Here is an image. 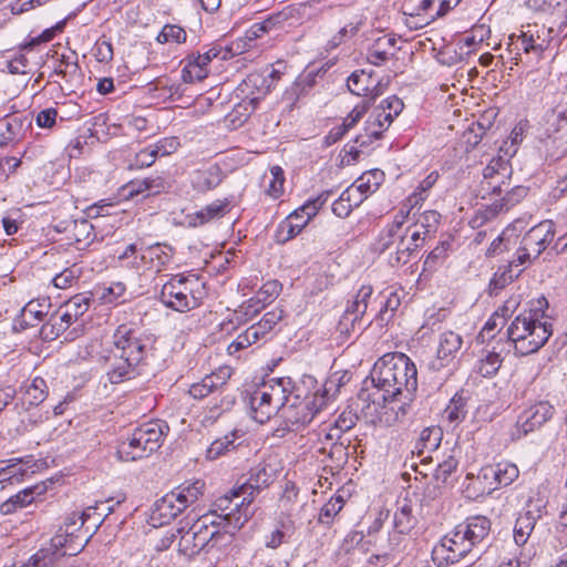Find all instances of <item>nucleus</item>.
<instances>
[{
	"label": "nucleus",
	"mask_w": 567,
	"mask_h": 567,
	"mask_svg": "<svg viewBox=\"0 0 567 567\" xmlns=\"http://www.w3.org/2000/svg\"><path fill=\"white\" fill-rule=\"evenodd\" d=\"M155 338L133 323L120 324L112 336L110 347L99 340L86 346V353L97 362L107 364L106 377L113 384L135 378L140 364L153 354Z\"/></svg>",
	"instance_id": "f257e3e1"
},
{
	"label": "nucleus",
	"mask_w": 567,
	"mask_h": 567,
	"mask_svg": "<svg viewBox=\"0 0 567 567\" xmlns=\"http://www.w3.org/2000/svg\"><path fill=\"white\" fill-rule=\"evenodd\" d=\"M338 391L339 383L333 379H329L322 390L315 392L309 391L306 381L296 383L291 380V388L285 393V404L280 413L287 430L297 432L305 429Z\"/></svg>",
	"instance_id": "f03ea898"
},
{
	"label": "nucleus",
	"mask_w": 567,
	"mask_h": 567,
	"mask_svg": "<svg viewBox=\"0 0 567 567\" xmlns=\"http://www.w3.org/2000/svg\"><path fill=\"white\" fill-rule=\"evenodd\" d=\"M399 355V352L386 353L374 363L371 380L377 392L368 394V399L372 398V403L367 405L368 413L370 415L375 414L379 422L389 425L398 420V413H395V416L389 414V411L393 412L395 410L394 402L390 401L389 390L396 372Z\"/></svg>",
	"instance_id": "7ed1b4c3"
},
{
	"label": "nucleus",
	"mask_w": 567,
	"mask_h": 567,
	"mask_svg": "<svg viewBox=\"0 0 567 567\" xmlns=\"http://www.w3.org/2000/svg\"><path fill=\"white\" fill-rule=\"evenodd\" d=\"M74 525L76 524L60 526L50 543L29 558L27 566L49 567L64 556H74L83 550L87 544V537L76 534L78 526Z\"/></svg>",
	"instance_id": "20e7f679"
},
{
	"label": "nucleus",
	"mask_w": 567,
	"mask_h": 567,
	"mask_svg": "<svg viewBox=\"0 0 567 567\" xmlns=\"http://www.w3.org/2000/svg\"><path fill=\"white\" fill-rule=\"evenodd\" d=\"M167 432L168 425L162 421H151L140 425L126 441L118 445V458L132 462L150 456L161 447Z\"/></svg>",
	"instance_id": "39448f33"
},
{
	"label": "nucleus",
	"mask_w": 567,
	"mask_h": 567,
	"mask_svg": "<svg viewBox=\"0 0 567 567\" xmlns=\"http://www.w3.org/2000/svg\"><path fill=\"white\" fill-rule=\"evenodd\" d=\"M204 284L195 275H175L162 287L161 302L175 311L186 312L199 306Z\"/></svg>",
	"instance_id": "423d86ee"
},
{
	"label": "nucleus",
	"mask_w": 567,
	"mask_h": 567,
	"mask_svg": "<svg viewBox=\"0 0 567 567\" xmlns=\"http://www.w3.org/2000/svg\"><path fill=\"white\" fill-rule=\"evenodd\" d=\"M291 388L290 378L271 379L257 388L250 395L249 406L251 417L262 424L272 415L281 413L285 404V393Z\"/></svg>",
	"instance_id": "0eeeda50"
},
{
	"label": "nucleus",
	"mask_w": 567,
	"mask_h": 567,
	"mask_svg": "<svg viewBox=\"0 0 567 567\" xmlns=\"http://www.w3.org/2000/svg\"><path fill=\"white\" fill-rule=\"evenodd\" d=\"M403 107V102L395 95L383 100L371 112L365 121L363 133L359 134L354 142L363 147L381 138L382 134L393 122V118L402 112Z\"/></svg>",
	"instance_id": "6e6552de"
},
{
	"label": "nucleus",
	"mask_w": 567,
	"mask_h": 567,
	"mask_svg": "<svg viewBox=\"0 0 567 567\" xmlns=\"http://www.w3.org/2000/svg\"><path fill=\"white\" fill-rule=\"evenodd\" d=\"M248 496L239 494V487L220 497L214 504L209 515L221 518L229 528L239 529L252 516L254 511Z\"/></svg>",
	"instance_id": "1a4fd4ad"
},
{
	"label": "nucleus",
	"mask_w": 567,
	"mask_h": 567,
	"mask_svg": "<svg viewBox=\"0 0 567 567\" xmlns=\"http://www.w3.org/2000/svg\"><path fill=\"white\" fill-rule=\"evenodd\" d=\"M472 548L471 542H468L462 528L457 525L453 532L445 535L440 544L433 548V560L437 561L439 565L443 563L454 564L465 557Z\"/></svg>",
	"instance_id": "9d476101"
},
{
	"label": "nucleus",
	"mask_w": 567,
	"mask_h": 567,
	"mask_svg": "<svg viewBox=\"0 0 567 567\" xmlns=\"http://www.w3.org/2000/svg\"><path fill=\"white\" fill-rule=\"evenodd\" d=\"M509 158L504 153H499L485 166L480 185V193L483 198L486 195H501L504 192L505 178L511 174Z\"/></svg>",
	"instance_id": "9b49d317"
},
{
	"label": "nucleus",
	"mask_w": 567,
	"mask_h": 567,
	"mask_svg": "<svg viewBox=\"0 0 567 567\" xmlns=\"http://www.w3.org/2000/svg\"><path fill=\"white\" fill-rule=\"evenodd\" d=\"M121 502L112 503V499L97 502L94 506H89L83 513H72L65 517L63 525L69 526L75 523L78 526L76 534L85 535L87 540L92 536L90 533V527H85V532H82V528L86 522L91 518H94L93 522V533L100 527L103 520L114 511V506L118 505Z\"/></svg>",
	"instance_id": "f8f14e48"
},
{
	"label": "nucleus",
	"mask_w": 567,
	"mask_h": 567,
	"mask_svg": "<svg viewBox=\"0 0 567 567\" xmlns=\"http://www.w3.org/2000/svg\"><path fill=\"white\" fill-rule=\"evenodd\" d=\"M394 378L389 390L390 401L394 402L396 395L406 392L410 399L417 388V371L412 360L404 353H400Z\"/></svg>",
	"instance_id": "ddd939ff"
},
{
	"label": "nucleus",
	"mask_w": 567,
	"mask_h": 567,
	"mask_svg": "<svg viewBox=\"0 0 567 567\" xmlns=\"http://www.w3.org/2000/svg\"><path fill=\"white\" fill-rule=\"evenodd\" d=\"M372 293L373 288L370 285H363L358 290L354 299L348 302L338 326L341 333L349 332L350 328L354 330L355 322H361L368 315L367 311Z\"/></svg>",
	"instance_id": "4468645a"
},
{
	"label": "nucleus",
	"mask_w": 567,
	"mask_h": 567,
	"mask_svg": "<svg viewBox=\"0 0 567 567\" xmlns=\"http://www.w3.org/2000/svg\"><path fill=\"white\" fill-rule=\"evenodd\" d=\"M274 478L275 470L265 463H260L251 470L248 482L239 487V494L247 495L248 503H252L255 495L269 486Z\"/></svg>",
	"instance_id": "2eb2a0df"
},
{
	"label": "nucleus",
	"mask_w": 567,
	"mask_h": 567,
	"mask_svg": "<svg viewBox=\"0 0 567 567\" xmlns=\"http://www.w3.org/2000/svg\"><path fill=\"white\" fill-rule=\"evenodd\" d=\"M223 169L217 164L195 169L190 173L192 187L198 193L215 189L224 179Z\"/></svg>",
	"instance_id": "dca6fc26"
},
{
	"label": "nucleus",
	"mask_w": 567,
	"mask_h": 567,
	"mask_svg": "<svg viewBox=\"0 0 567 567\" xmlns=\"http://www.w3.org/2000/svg\"><path fill=\"white\" fill-rule=\"evenodd\" d=\"M518 468L512 463H498L484 467V476L494 477L487 487H483L482 493H491L499 486H507L518 477Z\"/></svg>",
	"instance_id": "f3484780"
},
{
	"label": "nucleus",
	"mask_w": 567,
	"mask_h": 567,
	"mask_svg": "<svg viewBox=\"0 0 567 567\" xmlns=\"http://www.w3.org/2000/svg\"><path fill=\"white\" fill-rule=\"evenodd\" d=\"M174 249L165 244H155L142 249L145 259V270L161 272L172 260Z\"/></svg>",
	"instance_id": "a211bd4d"
},
{
	"label": "nucleus",
	"mask_w": 567,
	"mask_h": 567,
	"mask_svg": "<svg viewBox=\"0 0 567 567\" xmlns=\"http://www.w3.org/2000/svg\"><path fill=\"white\" fill-rule=\"evenodd\" d=\"M229 378L230 370L228 368L219 369L217 372L205 375L200 382L192 384L189 394L194 399L206 398L213 391L224 385Z\"/></svg>",
	"instance_id": "6ab92c4d"
},
{
	"label": "nucleus",
	"mask_w": 567,
	"mask_h": 567,
	"mask_svg": "<svg viewBox=\"0 0 567 567\" xmlns=\"http://www.w3.org/2000/svg\"><path fill=\"white\" fill-rule=\"evenodd\" d=\"M205 483L203 481H195L190 483H184L174 488L169 495L173 496L174 502L181 507L182 513L196 503L199 496L203 495Z\"/></svg>",
	"instance_id": "aec40b11"
},
{
	"label": "nucleus",
	"mask_w": 567,
	"mask_h": 567,
	"mask_svg": "<svg viewBox=\"0 0 567 567\" xmlns=\"http://www.w3.org/2000/svg\"><path fill=\"white\" fill-rule=\"evenodd\" d=\"M248 50V40H236L229 45H221L217 43L212 45L207 51H205L202 54V61H207L208 63H210L215 59L219 61H226Z\"/></svg>",
	"instance_id": "412c9836"
},
{
	"label": "nucleus",
	"mask_w": 567,
	"mask_h": 567,
	"mask_svg": "<svg viewBox=\"0 0 567 567\" xmlns=\"http://www.w3.org/2000/svg\"><path fill=\"white\" fill-rule=\"evenodd\" d=\"M69 230L65 239L76 246L78 249H83L90 241H92L93 225L87 219H69Z\"/></svg>",
	"instance_id": "4be33fe9"
},
{
	"label": "nucleus",
	"mask_w": 567,
	"mask_h": 567,
	"mask_svg": "<svg viewBox=\"0 0 567 567\" xmlns=\"http://www.w3.org/2000/svg\"><path fill=\"white\" fill-rule=\"evenodd\" d=\"M463 338L454 331H444L440 334L437 347V359L441 367L449 364L461 350Z\"/></svg>",
	"instance_id": "5701e85b"
},
{
	"label": "nucleus",
	"mask_w": 567,
	"mask_h": 567,
	"mask_svg": "<svg viewBox=\"0 0 567 567\" xmlns=\"http://www.w3.org/2000/svg\"><path fill=\"white\" fill-rule=\"evenodd\" d=\"M347 85L349 91L358 96H367L370 91L372 92L373 99L381 94V90L379 89L380 84L374 85L371 74L363 70L354 71L348 78Z\"/></svg>",
	"instance_id": "b1692460"
},
{
	"label": "nucleus",
	"mask_w": 567,
	"mask_h": 567,
	"mask_svg": "<svg viewBox=\"0 0 567 567\" xmlns=\"http://www.w3.org/2000/svg\"><path fill=\"white\" fill-rule=\"evenodd\" d=\"M307 506V502L300 499L299 489L292 482H287L279 498V508L287 517H295Z\"/></svg>",
	"instance_id": "393cba45"
},
{
	"label": "nucleus",
	"mask_w": 567,
	"mask_h": 567,
	"mask_svg": "<svg viewBox=\"0 0 567 567\" xmlns=\"http://www.w3.org/2000/svg\"><path fill=\"white\" fill-rule=\"evenodd\" d=\"M176 143L172 141L166 147V142H159L155 145L147 146L136 153L134 157V162L130 164L131 168H143L151 166L157 158V156L168 155L175 150Z\"/></svg>",
	"instance_id": "a878e982"
},
{
	"label": "nucleus",
	"mask_w": 567,
	"mask_h": 567,
	"mask_svg": "<svg viewBox=\"0 0 567 567\" xmlns=\"http://www.w3.org/2000/svg\"><path fill=\"white\" fill-rule=\"evenodd\" d=\"M471 545L481 543L491 530V522L485 516L468 517L465 523L458 524Z\"/></svg>",
	"instance_id": "bb28decb"
},
{
	"label": "nucleus",
	"mask_w": 567,
	"mask_h": 567,
	"mask_svg": "<svg viewBox=\"0 0 567 567\" xmlns=\"http://www.w3.org/2000/svg\"><path fill=\"white\" fill-rule=\"evenodd\" d=\"M183 62L185 65L182 70V79L185 83L199 82L208 76L209 63L202 61V54H189Z\"/></svg>",
	"instance_id": "cd10ccee"
},
{
	"label": "nucleus",
	"mask_w": 567,
	"mask_h": 567,
	"mask_svg": "<svg viewBox=\"0 0 567 567\" xmlns=\"http://www.w3.org/2000/svg\"><path fill=\"white\" fill-rule=\"evenodd\" d=\"M165 187L164 179L159 176L146 177L144 179H135L130 182L124 190L130 197L143 195L148 197L152 195L159 194Z\"/></svg>",
	"instance_id": "c85d7f7f"
},
{
	"label": "nucleus",
	"mask_w": 567,
	"mask_h": 567,
	"mask_svg": "<svg viewBox=\"0 0 567 567\" xmlns=\"http://www.w3.org/2000/svg\"><path fill=\"white\" fill-rule=\"evenodd\" d=\"M234 404L235 398L231 395L215 399L200 413V424L205 427L213 425L224 413L230 411Z\"/></svg>",
	"instance_id": "c756f323"
},
{
	"label": "nucleus",
	"mask_w": 567,
	"mask_h": 567,
	"mask_svg": "<svg viewBox=\"0 0 567 567\" xmlns=\"http://www.w3.org/2000/svg\"><path fill=\"white\" fill-rule=\"evenodd\" d=\"M380 309L374 316V320L380 324L384 326L390 322L393 318L394 312L401 305V298L398 291L385 290L380 295Z\"/></svg>",
	"instance_id": "7c9ffc66"
},
{
	"label": "nucleus",
	"mask_w": 567,
	"mask_h": 567,
	"mask_svg": "<svg viewBox=\"0 0 567 567\" xmlns=\"http://www.w3.org/2000/svg\"><path fill=\"white\" fill-rule=\"evenodd\" d=\"M520 272L522 269H518V265H514L513 262L498 267L489 281L488 293L491 296L498 295L499 291L517 278Z\"/></svg>",
	"instance_id": "2f4dec72"
},
{
	"label": "nucleus",
	"mask_w": 567,
	"mask_h": 567,
	"mask_svg": "<svg viewBox=\"0 0 567 567\" xmlns=\"http://www.w3.org/2000/svg\"><path fill=\"white\" fill-rule=\"evenodd\" d=\"M396 39L394 37L384 35L378 38L368 51V61L373 65L383 64L394 54L390 50L394 49Z\"/></svg>",
	"instance_id": "473e14b6"
},
{
	"label": "nucleus",
	"mask_w": 567,
	"mask_h": 567,
	"mask_svg": "<svg viewBox=\"0 0 567 567\" xmlns=\"http://www.w3.org/2000/svg\"><path fill=\"white\" fill-rule=\"evenodd\" d=\"M181 513V507L174 502L173 496L167 493L155 502L152 519L158 520L161 525H164L175 519Z\"/></svg>",
	"instance_id": "72a5a7b5"
},
{
	"label": "nucleus",
	"mask_w": 567,
	"mask_h": 567,
	"mask_svg": "<svg viewBox=\"0 0 567 567\" xmlns=\"http://www.w3.org/2000/svg\"><path fill=\"white\" fill-rule=\"evenodd\" d=\"M530 124L527 118L520 120L512 130L508 140L504 141L499 147V153H504L507 157H513L524 138L528 135Z\"/></svg>",
	"instance_id": "f704fd0d"
},
{
	"label": "nucleus",
	"mask_w": 567,
	"mask_h": 567,
	"mask_svg": "<svg viewBox=\"0 0 567 567\" xmlns=\"http://www.w3.org/2000/svg\"><path fill=\"white\" fill-rule=\"evenodd\" d=\"M330 196V192L320 194L313 199H309L302 206L292 212L287 219H291L292 223H299L305 220V227L309 220L317 215L319 209L326 204Z\"/></svg>",
	"instance_id": "c9c22d12"
},
{
	"label": "nucleus",
	"mask_w": 567,
	"mask_h": 567,
	"mask_svg": "<svg viewBox=\"0 0 567 567\" xmlns=\"http://www.w3.org/2000/svg\"><path fill=\"white\" fill-rule=\"evenodd\" d=\"M218 525H220V523H216V520L212 518V515L207 514L202 516L192 526V529L197 535V540L199 545L208 546L210 542H213L216 537L220 536Z\"/></svg>",
	"instance_id": "e433bc0d"
},
{
	"label": "nucleus",
	"mask_w": 567,
	"mask_h": 567,
	"mask_svg": "<svg viewBox=\"0 0 567 567\" xmlns=\"http://www.w3.org/2000/svg\"><path fill=\"white\" fill-rule=\"evenodd\" d=\"M268 336L262 333L260 327L257 324H252L247 328L244 332H241L227 348L229 354H235L236 352L246 349L261 340H267Z\"/></svg>",
	"instance_id": "4c0bfd02"
},
{
	"label": "nucleus",
	"mask_w": 567,
	"mask_h": 567,
	"mask_svg": "<svg viewBox=\"0 0 567 567\" xmlns=\"http://www.w3.org/2000/svg\"><path fill=\"white\" fill-rule=\"evenodd\" d=\"M228 207L227 199H217L198 210L190 220L193 226H202L213 219L223 217Z\"/></svg>",
	"instance_id": "58836bf2"
},
{
	"label": "nucleus",
	"mask_w": 567,
	"mask_h": 567,
	"mask_svg": "<svg viewBox=\"0 0 567 567\" xmlns=\"http://www.w3.org/2000/svg\"><path fill=\"white\" fill-rule=\"evenodd\" d=\"M530 50L532 37H527V33L522 32L519 35L512 34L509 37L508 51L516 65L520 62L524 63V59L528 61Z\"/></svg>",
	"instance_id": "ea45409f"
},
{
	"label": "nucleus",
	"mask_w": 567,
	"mask_h": 567,
	"mask_svg": "<svg viewBox=\"0 0 567 567\" xmlns=\"http://www.w3.org/2000/svg\"><path fill=\"white\" fill-rule=\"evenodd\" d=\"M384 181V173L381 169H371L364 172L355 182L354 185L367 197L375 193Z\"/></svg>",
	"instance_id": "a19ab883"
},
{
	"label": "nucleus",
	"mask_w": 567,
	"mask_h": 567,
	"mask_svg": "<svg viewBox=\"0 0 567 567\" xmlns=\"http://www.w3.org/2000/svg\"><path fill=\"white\" fill-rule=\"evenodd\" d=\"M554 237L555 226L551 220H543L534 226V241L538 246L537 255L547 249Z\"/></svg>",
	"instance_id": "79ce46f5"
},
{
	"label": "nucleus",
	"mask_w": 567,
	"mask_h": 567,
	"mask_svg": "<svg viewBox=\"0 0 567 567\" xmlns=\"http://www.w3.org/2000/svg\"><path fill=\"white\" fill-rule=\"evenodd\" d=\"M393 524L400 534H406L414 527L415 518L412 515V507L406 501H403L398 507Z\"/></svg>",
	"instance_id": "37998d69"
},
{
	"label": "nucleus",
	"mask_w": 567,
	"mask_h": 567,
	"mask_svg": "<svg viewBox=\"0 0 567 567\" xmlns=\"http://www.w3.org/2000/svg\"><path fill=\"white\" fill-rule=\"evenodd\" d=\"M239 431L233 430L229 434H226L224 437L216 439L207 450V457L210 460H215L226 452L234 450L236 447L235 441L239 437Z\"/></svg>",
	"instance_id": "c03bdc74"
},
{
	"label": "nucleus",
	"mask_w": 567,
	"mask_h": 567,
	"mask_svg": "<svg viewBox=\"0 0 567 567\" xmlns=\"http://www.w3.org/2000/svg\"><path fill=\"white\" fill-rule=\"evenodd\" d=\"M48 385L44 379L37 377L25 386L24 399L30 405H39L48 395Z\"/></svg>",
	"instance_id": "a18cd8bd"
},
{
	"label": "nucleus",
	"mask_w": 567,
	"mask_h": 567,
	"mask_svg": "<svg viewBox=\"0 0 567 567\" xmlns=\"http://www.w3.org/2000/svg\"><path fill=\"white\" fill-rule=\"evenodd\" d=\"M509 341H519L532 336V312L528 316H518L507 330Z\"/></svg>",
	"instance_id": "49530a36"
},
{
	"label": "nucleus",
	"mask_w": 567,
	"mask_h": 567,
	"mask_svg": "<svg viewBox=\"0 0 567 567\" xmlns=\"http://www.w3.org/2000/svg\"><path fill=\"white\" fill-rule=\"evenodd\" d=\"M363 24H364V18L362 16L355 17L353 20H351L349 23H347L344 27H342L329 40L330 48H337L338 45L343 43L346 40L354 37Z\"/></svg>",
	"instance_id": "de8ad7c7"
},
{
	"label": "nucleus",
	"mask_w": 567,
	"mask_h": 567,
	"mask_svg": "<svg viewBox=\"0 0 567 567\" xmlns=\"http://www.w3.org/2000/svg\"><path fill=\"white\" fill-rule=\"evenodd\" d=\"M257 104L258 100L256 97L243 100L238 103L228 115L231 124L238 126L244 124L256 110Z\"/></svg>",
	"instance_id": "09e8293b"
},
{
	"label": "nucleus",
	"mask_w": 567,
	"mask_h": 567,
	"mask_svg": "<svg viewBox=\"0 0 567 567\" xmlns=\"http://www.w3.org/2000/svg\"><path fill=\"white\" fill-rule=\"evenodd\" d=\"M437 178L439 174L436 172H432L419 184L415 192L412 193L406 199L410 209L421 204L427 197V192L433 187Z\"/></svg>",
	"instance_id": "8fccbe9b"
},
{
	"label": "nucleus",
	"mask_w": 567,
	"mask_h": 567,
	"mask_svg": "<svg viewBox=\"0 0 567 567\" xmlns=\"http://www.w3.org/2000/svg\"><path fill=\"white\" fill-rule=\"evenodd\" d=\"M516 545L524 546L532 536V516L530 512L520 515L515 523L513 532Z\"/></svg>",
	"instance_id": "3c124183"
},
{
	"label": "nucleus",
	"mask_w": 567,
	"mask_h": 567,
	"mask_svg": "<svg viewBox=\"0 0 567 567\" xmlns=\"http://www.w3.org/2000/svg\"><path fill=\"white\" fill-rule=\"evenodd\" d=\"M205 547V545H199L197 535L192 528L178 542V551L189 558L198 555Z\"/></svg>",
	"instance_id": "603ef678"
},
{
	"label": "nucleus",
	"mask_w": 567,
	"mask_h": 567,
	"mask_svg": "<svg viewBox=\"0 0 567 567\" xmlns=\"http://www.w3.org/2000/svg\"><path fill=\"white\" fill-rule=\"evenodd\" d=\"M344 499L342 496L337 495L331 497L321 508L319 513V522L324 525H330L333 518L342 509Z\"/></svg>",
	"instance_id": "864d4df0"
},
{
	"label": "nucleus",
	"mask_w": 567,
	"mask_h": 567,
	"mask_svg": "<svg viewBox=\"0 0 567 567\" xmlns=\"http://www.w3.org/2000/svg\"><path fill=\"white\" fill-rule=\"evenodd\" d=\"M118 259L127 267L136 270H145V259L142 258V250H138L135 244L126 246L118 255Z\"/></svg>",
	"instance_id": "5fc2aeb1"
},
{
	"label": "nucleus",
	"mask_w": 567,
	"mask_h": 567,
	"mask_svg": "<svg viewBox=\"0 0 567 567\" xmlns=\"http://www.w3.org/2000/svg\"><path fill=\"white\" fill-rule=\"evenodd\" d=\"M504 206L505 204L503 202L496 200L493 204L478 209L471 220L472 227H481L485 223L492 220L503 210Z\"/></svg>",
	"instance_id": "6e6d98bb"
},
{
	"label": "nucleus",
	"mask_w": 567,
	"mask_h": 567,
	"mask_svg": "<svg viewBox=\"0 0 567 567\" xmlns=\"http://www.w3.org/2000/svg\"><path fill=\"white\" fill-rule=\"evenodd\" d=\"M441 441V432L440 429L435 427H426L422 430L420 434L419 442L416 444L417 453L422 454L423 449L426 450H436L439 447Z\"/></svg>",
	"instance_id": "4d7b16f0"
},
{
	"label": "nucleus",
	"mask_w": 567,
	"mask_h": 567,
	"mask_svg": "<svg viewBox=\"0 0 567 567\" xmlns=\"http://www.w3.org/2000/svg\"><path fill=\"white\" fill-rule=\"evenodd\" d=\"M303 228L305 220H300L299 223H292L291 219L286 218L277 227V240L280 243H286L295 238Z\"/></svg>",
	"instance_id": "13d9d810"
},
{
	"label": "nucleus",
	"mask_w": 567,
	"mask_h": 567,
	"mask_svg": "<svg viewBox=\"0 0 567 567\" xmlns=\"http://www.w3.org/2000/svg\"><path fill=\"white\" fill-rule=\"evenodd\" d=\"M534 334L537 336L539 340H534V353L537 352L550 338L553 334V323L548 320H543L542 322H537V313L534 310Z\"/></svg>",
	"instance_id": "bf43d9fd"
},
{
	"label": "nucleus",
	"mask_w": 567,
	"mask_h": 567,
	"mask_svg": "<svg viewBox=\"0 0 567 567\" xmlns=\"http://www.w3.org/2000/svg\"><path fill=\"white\" fill-rule=\"evenodd\" d=\"M501 365V355L496 352H488L484 358L480 360L477 371L481 375L489 378L497 373Z\"/></svg>",
	"instance_id": "052dcab7"
},
{
	"label": "nucleus",
	"mask_w": 567,
	"mask_h": 567,
	"mask_svg": "<svg viewBox=\"0 0 567 567\" xmlns=\"http://www.w3.org/2000/svg\"><path fill=\"white\" fill-rule=\"evenodd\" d=\"M440 218L441 215L436 210H425L419 216L413 226L421 229L423 235H430L436 231Z\"/></svg>",
	"instance_id": "680f3d73"
},
{
	"label": "nucleus",
	"mask_w": 567,
	"mask_h": 567,
	"mask_svg": "<svg viewBox=\"0 0 567 567\" xmlns=\"http://www.w3.org/2000/svg\"><path fill=\"white\" fill-rule=\"evenodd\" d=\"M187 34L186 31L179 25L175 24H166L158 33L156 40L159 43H184L186 41Z\"/></svg>",
	"instance_id": "e2e57ef3"
},
{
	"label": "nucleus",
	"mask_w": 567,
	"mask_h": 567,
	"mask_svg": "<svg viewBox=\"0 0 567 567\" xmlns=\"http://www.w3.org/2000/svg\"><path fill=\"white\" fill-rule=\"evenodd\" d=\"M445 416L450 422L458 423L465 419V401L462 396L455 395L446 406Z\"/></svg>",
	"instance_id": "0e129e2a"
},
{
	"label": "nucleus",
	"mask_w": 567,
	"mask_h": 567,
	"mask_svg": "<svg viewBox=\"0 0 567 567\" xmlns=\"http://www.w3.org/2000/svg\"><path fill=\"white\" fill-rule=\"evenodd\" d=\"M395 252L390 256V264L392 267H399L401 265H405L409 261V246H408V236L403 233L400 234V238L395 244Z\"/></svg>",
	"instance_id": "69168bd1"
},
{
	"label": "nucleus",
	"mask_w": 567,
	"mask_h": 567,
	"mask_svg": "<svg viewBox=\"0 0 567 567\" xmlns=\"http://www.w3.org/2000/svg\"><path fill=\"white\" fill-rule=\"evenodd\" d=\"M91 299L84 295H75L70 298L65 303L64 308L69 310L74 318L79 319L83 316L90 308Z\"/></svg>",
	"instance_id": "338daca9"
},
{
	"label": "nucleus",
	"mask_w": 567,
	"mask_h": 567,
	"mask_svg": "<svg viewBox=\"0 0 567 567\" xmlns=\"http://www.w3.org/2000/svg\"><path fill=\"white\" fill-rule=\"evenodd\" d=\"M529 432H532V411L526 409L518 415L512 436L514 440H519Z\"/></svg>",
	"instance_id": "774afa93"
}]
</instances>
